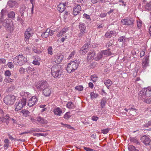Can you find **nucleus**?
Masks as SVG:
<instances>
[{
	"mask_svg": "<svg viewBox=\"0 0 151 151\" xmlns=\"http://www.w3.org/2000/svg\"><path fill=\"white\" fill-rule=\"evenodd\" d=\"M27 61V58L24 56L22 54L17 56L13 59V63L17 66H22Z\"/></svg>",
	"mask_w": 151,
	"mask_h": 151,
	"instance_id": "f257e3e1",
	"label": "nucleus"
},
{
	"mask_svg": "<svg viewBox=\"0 0 151 151\" xmlns=\"http://www.w3.org/2000/svg\"><path fill=\"white\" fill-rule=\"evenodd\" d=\"M80 63L79 60L71 61L68 64L66 70L69 73L74 72L77 68Z\"/></svg>",
	"mask_w": 151,
	"mask_h": 151,
	"instance_id": "f03ea898",
	"label": "nucleus"
},
{
	"mask_svg": "<svg viewBox=\"0 0 151 151\" xmlns=\"http://www.w3.org/2000/svg\"><path fill=\"white\" fill-rule=\"evenodd\" d=\"M139 98L145 99V97H151V87L145 88L138 94Z\"/></svg>",
	"mask_w": 151,
	"mask_h": 151,
	"instance_id": "7ed1b4c3",
	"label": "nucleus"
},
{
	"mask_svg": "<svg viewBox=\"0 0 151 151\" xmlns=\"http://www.w3.org/2000/svg\"><path fill=\"white\" fill-rule=\"evenodd\" d=\"M51 72L52 76L55 78H59L62 74L58 65H53L51 68Z\"/></svg>",
	"mask_w": 151,
	"mask_h": 151,
	"instance_id": "20e7f679",
	"label": "nucleus"
},
{
	"mask_svg": "<svg viewBox=\"0 0 151 151\" xmlns=\"http://www.w3.org/2000/svg\"><path fill=\"white\" fill-rule=\"evenodd\" d=\"M15 101V97L13 95H7L4 99V102L7 105H11L13 104Z\"/></svg>",
	"mask_w": 151,
	"mask_h": 151,
	"instance_id": "39448f33",
	"label": "nucleus"
},
{
	"mask_svg": "<svg viewBox=\"0 0 151 151\" xmlns=\"http://www.w3.org/2000/svg\"><path fill=\"white\" fill-rule=\"evenodd\" d=\"M86 43L79 50V52L81 55H85L88 51V47L90 43V39H87L85 42Z\"/></svg>",
	"mask_w": 151,
	"mask_h": 151,
	"instance_id": "423d86ee",
	"label": "nucleus"
},
{
	"mask_svg": "<svg viewBox=\"0 0 151 151\" xmlns=\"http://www.w3.org/2000/svg\"><path fill=\"white\" fill-rule=\"evenodd\" d=\"M121 22L123 25L133 27L134 20L132 18L130 17H127L124 19H122Z\"/></svg>",
	"mask_w": 151,
	"mask_h": 151,
	"instance_id": "0eeeda50",
	"label": "nucleus"
},
{
	"mask_svg": "<svg viewBox=\"0 0 151 151\" xmlns=\"http://www.w3.org/2000/svg\"><path fill=\"white\" fill-rule=\"evenodd\" d=\"M0 22L2 24L3 26L5 27L8 30L11 29L12 24L11 20L9 19L4 20L1 18L0 20Z\"/></svg>",
	"mask_w": 151,
	"mask_h": 151,
	"instance_id": "6e6552de",
	"label": "nucleus"
},
{
	"mask_svg": "<svg viewBox=\"0 0 151 151\" xmlns=\"http://www.w3.org/2000/svg\"><path fill=\"white\" fill-rule=\"evenodd\" d=\"M63 56L60 53H57L53 55L52 60V62L57 64L60 63L63 60Z\"/></svg>",
	"mask_w": 151,
	"mask_h": 151,
	"instance_id": "1a4fd4ad",
	"label": "nucleus"
},
{
	"mask_svg": "<svg viewBox=\"0 0 151 151\" xmlns=\"http://www.w3.org/2000/svg\"><path fill=\"white\" fill-rule=\"evenodd\" d=\"M149 56L146 55L145 56V59H143L142 63V69L141 70V72H144L147 67L149 66Z\"/></svg>",
	"mask_w": 151,
	"mask_h": 151,
	"instance_id": "9d476101",
	"label": "nucleus"
},
{
	"mask_svg": "<svg viewBox=\"0 0 151 151\" xmlns=\"http://www.w3.org/2000/svg\"><path fill=\"white\" fill-rule=\"evenodd\" d=\"M26 104V101L25 100H21V101L17 102L16 103V108L15 110L17 111L21 110L25 106Z\"/></svg>",
	"mask_w": 151,
	"mask_h": 151,
	"instance_id": "9b49d317",
	"label": "nucleus"
},
{
	"mask_svg": "<svg viewBox=\"0 0 151 151\" xmlns=\"http://www.w3.org/2000/svg\"><path fill=\"white\" fill-rule=\"evenodd\" d=\"M49 85L46 81H41L37 86V88L38 90H42L49 86Z\"/></svg>",
	"mask_w": 151,
	"mask_h": 151,
	"instance_id": "f8f14e48",
	"label": "nucleus"
},
{
	"mask_svg": "<svg viewBox=\"0 0 151 151\" xmlns=\"http://www.w3.org/2000/svg\"><path fill=\"white\" fill-rule=\"evenodd\" d=\"M140 139L142 142L146 145H149L150 144L151 139L148 135H144L142 136L141 137Z\"/></svg>",
	"mask_w": 151,
	"mask_h": 151,
	"instance_id": "ddd939ff",
	"label": "nucleus"
},
{
	"mask_svg": "<svg viewBox=\"0 0 151 151\" xmlns=\"http://www.w3.org/2000/svg\"><path fill=\"white\" fill-rule=\"evenodd\" d=\"M37 101L36 96H33L28 101V105L30 107L32 106L37 104Z\"/></svg>",
	"mask_w": 151,
	"mask_h": 151,
	"instance_id": "4468645a",
	"label": "nucleus"
},
{
	"mask_svg": "<svg viewBox=\"0 0 151 151\" xmlns=\"http://www.w3.org/2000/svg\"><path fill=\"white\" fill-rule=\"evenodd\" d=\"M68 2H65L64 3H60L58 5L57 9L60 12H62L65 9V6L68 5Z\"/></svg>",
	"mask_w": 151,
	"mask_h": 151,
	"instance_id": "2eb2a0df",
	"label": "nucleus"
},
{
	"mask_svg": "<svg viewBox=\"0 0 151 151\" xmlns=\"http://www.w3.org/2000/svg\"><path fill=\"white\" fill-rule=\"evenodd\" d=\"M81 10V7L79 4H75L73 9V14L74 15H76L80 13Z\"/></svg>",
	"mask_w": 151,
	"mask_h": 151,
	"instance_id": "dca6fc26",
	"label": "nucleus"
},
{
	"mask_svg": "<svg viewBox=\"0 0 151 151\" xmlns=\"http://www.w3.org/2000/svg\"><path fill=\"white\" fill-rule=\"evenodd\" d=\"M52 93L51 88L50 86L43 90V93L46 97L50 96Z\"/></svg>",
	"mask_w": 151,
	"mask_h": 151,
	"instance_id": "f3484780",
	"label": "nucleus"
},
{
	"mask_svg": "<svg viewBox=\"0 0 151 151\" xmlns=\"http://www.w3.org/2000/svg\"><path fill=\"white\" fill-rule=\"evenodd\" d=\"M33 33V31L31 28H29L27 29L24 33L25 38L27 39V40L32 36Z\"/></svg>",
	"mask_w": 151,
	"mask_h": 151,
	"instance_id": "a211bd4d",
	"label": "nucleus"
},
{
	"mask_svg": "<svg viewBox=\"0 0 151 151\" xmlns=\"http://www.w3.org/2000/svg\"><path fill=\"white\" fill-rule=\"evenodd\" d=\"M20 95L22 97L23 99L22 100H25L26 101L27 98H29L31 96V94L29 93L23 91H21L20 93Z\"/></svg>",
	"mask_w": 151,
	"mask_h": 151,
	"instance_id": "6ab92c4d",
	"label": "nucleus"
},
{
	"mask_svg": "<svg viewBox=\"0 0 151 151\" xmlns=\"http://www.w3.org/2000/svg\"><path fill=\"white\" fill-rule=\"evenodd\" d=\"M18 4L15 0H10L8 1L7 6L9 8H12L14 6H16Z\"/></svg>",
	"mask_w": 151,
	"mask_h": 151,
	"instance_id": "aec40b11",
	"label": "nucleus"
},
{
	"mask_svg": "<svg viewBox=\"0 0 151 151\" xmlns=\"http://www.w3.org/2000/svg\"><path fill=\"white\" fill-rule=\"evenodd\" d=\"M53 111L55 115L59 116H60L62 114V110L58 107L54 109Z\"/></svg>",
	"mask_w": 151,
	"mask_h": 151,
	"instance_id": "412c9836",
	"label": "nucleus"
},
{
	"mask_svg": "<svg viewBox=\"0 0 151 151\" xmlns=\"http://www.w3.org/2000/svg\"><path fill=\"white\" fill-rule=\"evenodd\" d=\"M3 117H2L3 119V122L6 123V124L8 125L9 122V121L10 120L11 118L8 114L3 115Z\"/></svg>",
	"mask_w": 151,
	"mask_h": 151,
	"instance_id": "4be33fe9",
	"label": "nucleus"
},
{
	"mask_svg": "<svg viewBox=\"0 0 151 151\" xmlns=\"http://www.w3.org/2000/svg\"><path fill=\"white\" fill-rule=\"evenodd\" d=\"M95 54V52L93 51H90L88 52L87 58V60L88 62L93 59Z\"/></svg>",
	"mask_w": 151,
	"mask_h": 151,
	"instance_id": "5701e85b",
	"label": "nucleus"
},
{
	"mask_svg": "<svg viewBox=\"0 0 151 151\" xmlns=\"http://www.w3.org/2000/svg\"><path fill=\"white\" fill-rule=\"evenodd\" d=\"M79 28L81 32H85L86 26L84 23L82 22L80 23L79 25Z\"/></svg>",
	"mask_w": 151,
	"mask_h": 151,
	"instance_id": "b1692460",
	"label": "nucleus"
},
{
	"mask_svg": "<svg viewBox=\"0 0 151 151\" xmlns=\"http://www.w3.org/2000/svg\"><path fill=\"white\" fill-rule=\"evenodd\" d=\"M50 31V29H47L45 32H43V33L41 35L42 37L43 38H47L50 35L49 32Z\"/></svg>",
	"mask_w": 151,
	"mask_h": 151,
	"instance_id": "393cba45",
	"label": "nucleus"
},
{
	"mask_svg": "<svg viewBox=\"0 0 151 151\" xmlns=\"http://www.w3.org/2000/svg\"><path fill=\"white\" fill-rule=\"evenodd\" d=\"M21 113H22V115L25 117H27L29 115L30 112L27 109H23L20 111Z\"/></svg>",
	"mask_w": 151,
	"mask_h": 151,
	"instance_id": "a878e982",
	"label": "nucleus"
},
{
	"mask_svg": "<svg viewBox=\"0 0 151 151\" xmlns=\"http://www.w3.org/2000/svg\"><path fill=\"white\" fill-rule=\"evenodd\" d=\"M129 140L131 142L135 143L138 145H140V142H139L137 138L136 137H130Z\"/></svg>",
	"mask_w": 151,
	"mask_h": 151,
	"instance_id": "bb28decb",
	"label": "nucleus"
},
{
	"mask_svg": "<svg viewBox=\"0 0 151 151\" xmlns=\"http://www.w3.org/2000/svg\"><path fill=\"white\" fill-rule=\"evenodd\" d=\"M37 121L39 122L42 124H47L48 122L47 120L40 116L37 117Z\"/></svg>",
	"mask_w": 151,
	"mask_h": 151,
	"instance_id": "cd10ccee",
	"label": "nucleus"
},
{
	"mask_svg": "<svg viewBox=\"0 0 151 151\" xmlns=\"http://www.w3.org/2000/svg\"><path fill=\"white\" fill-rule=\"evenodd\" d=\"M68 29V28H64L61 31L59 32L57 34V36L59 37L62 36L63 34H65Z\"/></svg>",
	"mask_w": 151,
	"mask_h": 151,
	"instance_id": "c85d7f7f",
	"label": "nucleus"
},
{
	"mask_svg": "<svg viewBox=\"0 0 151 151\" xmlns=\"http://www.w3.org/2000/svg\"><path fill=\"white\" fill-rule=\"evenodd\" d=\"M129 113L130 114L133 116L136 115L137 111L136 109L132 107L129 109Z\"/></svg>",
	"mask_w": 151,
	"mask_h": 151,
	"instance_id": "c756f323",
	"label": "nucleus"
},
{
	"mask_svg": "<svg viewBox=\"0 0 151 151\" xmlns=\"http://www.w3.org/2000/svg\"><path fill=\"white\" fill-rule=\"evenodd\" d=\"M145 99H143V98H139L143 101L144 102L147 103H151V97H145Z\"/></svg>",
	"mask_w": 151,
	"mask_h": 151,
	"instance_id": "7c9ffc66",
	"label": "nucleus"
},
{
	"mask_svg": "<svg viewBox=\"0 0 151 151\" xmlns=\"http://www.w3.org/2000/svg\"><path fill=\"white\" fill-rule=\"evenodd\" d=\"M104 83L106 87L108 88L112 84V82L110 80L108 79L105 81Z\"/></svg>",
	"mask_w": 151,
	"mask_h": 151,
	"instance_id": "2f4dec72",
	"label": "nucleus"
},
{
	"mask_svg": "<svg viewBox=\"0 0 151 151\" xmlns=\"http://www.w3.org/2000/svg\"><path fill=\"white\" fill-rule=\"evenodd\" d=\"M66 106L67 108L71 109H74L75 107L74 104L72 102H68L66 105Z\"/></svg>",
	"mask_w": 151,
	"mask_h": 151,
	"instance_id": "473e14b6",
	"label": "nucleus"
},
{
	"mask_svg": "<svg viewBox=\"0 0 151 151\" xmlns=\"http://www.w3.org/2000/svg\"><path fill=\"white\" fill-rule=\"evenodd\" d=\"M8 17L9 18L13 19L15 17V14L14 12L11 11L8 13Z\"/></svg>",
	"mask_w": 151,
	"mask_h": 151,
	"instance_id": "72a5a7b5",
	"label": "nucleus"
},
{
	"mask_svg": "<svg viewBox=\"0 0 151 151\" xmlns=\"http://www.w3.org/2000/svg\"><path fill=\"white\" fill-rule=\"evenodd\" d=\"M4 81L6 83H10L11 84L13 81V80L11 79L9 77H8L7 78H6L4 79Z\"/></svg>",
	"mask_w": 151,
	"mask_h": 151,
	"instance_id": "f704fd0d",
	"label": "nucleus"
},
{
	"mask_svg": "<svg viewBox=\"0 0 151 151\" xmlns=\"http://www.w3.org/2000/svg\"><path fill=\"white\" fill-rule=\"evenodd\" d=\"M26 7L25 5H23L21 7L20 9V12L21 14V15L22 16L23 15L24 13L26 11L25 10Z\"/></svg>",
	"mask_w": 151,
	"mask_h": 151,
	"instance_id": "c9c22d12",
	"label": "nucleus"
},
{
	"mask_svg": "<svg viewBox=\"0 0 151 151\" xmlns=\"http://www.w3.org/2000/svg\"><path fill=\"white\" fill-rule=\"evenodd\" d=\"M91 80L93 82H95L98 80V77L95 75H92L91 77Z\"/></svg>",
	"mask_w": 151,
	"mask_h": 151,
	"instance_id": "e433bc0d",
	"label": "nucleus"
},
{
	"mask_svg": "<svg viewBox=\"0 0 151 151\" xmlns=\"http://www.w3.org/2000/svg\"><path fill=\"white\" fill-rule=\"evenodd\" d=\"M90 95L91 99L96 98L98 96V94L97 93H94V92L91 93Z\"/></svg>",
	"mask_w": 151,
	"mask_h": 151,
	"instance_id": "4c0bfd02",
	"label": "nucleus"
},
{
	"mask_svg": "<svg viewBox=\"0 0 151 151\" xmlns=\"http://www.w3.org/2000/svg\"><path fill=\"white\" fill-rule=\"evenodd\" d=\"M47 52L50 55H52L53 54L52 48V46H50L48 47L47 49Z\"/></svg>",
	"mask_w": 151,
	"mask_h": 151,
	"instance_id": "58836bf2",
	"label": "nucleus"
},
{
	"mask_svg": "<svg viewBox=\"0 0 151 151\" xmlns=\"http://www.w3.org/2000/svg\"><path fill=\"white\" fill-rule=\"evenodd\" d=\"M145 9L148 10H150L151 9V3H147L145 6Z\"/></svg>",
	"mask_w": 151,
	"mask_h": 151,
	"instance_id": "ea45409f",
	"label": "nucleus"
},
{
	"mask_svg": "<svg viewBox=\"0 0 151 151\" xmlns=\"http://www.w3.org/2000/svg\"><path fill=\"white\" fill-rule=\"evenodd\" d=\"M70 112H67L65 114L64 118L66 119H68L70 117Z\"/></svg>",
	"mask_w": 151,
	"mask_h": 151,
	"instance_id": "a19ab883",
	"label": "nucleus"
},
{
	"mask_svg": "<svg viewBox=\"0 0 151 151\" xmlns=\"http://www.w3.org/2000/svg\"><path fill=\"white\" fill-rule=\"evenodd\" d=\"M75 88L79 91H81L83 89V87L82 86H76L75 87Z\"/></svg>",
	"mask_w": 151,
	"mask_h": 151,
	"instance_id": "79ce46f5",
	"label": "nucleus"
},
{
	"mask_svg": "<svg viewBox=\"0 0 151 151\" xmlns=\"http://www.w3.org/2000/svg\"><path fill=\"white\" fill-rule=\"evenodd\" d=\"M61 124L62 125L65 126V127H67L68 129H74V128L73 127H71L70 125L66 124H64L62 123H61Z\"/></svg>",
	"mask_w": 151,
	"mask_h": 151,
	"instance_id": "37998d69",
	"label": "nucleus"
},
{
	"mask_svg": "<svg viewBox=\"0 0 151 151\" xmlns=\"http://www.w3.org/2000/svg\"><path fill=\"white\" fill-rule=\"evenodd\" d=\"M4 75L5 76L9 77L11 76V73L9 70H6L4 73Z\"/></svg>",
	"mask_w": 151,
	"mask_h": 151,
	"instance_id": "c03bdc74",
	"label": "nucleus"
},
{
	"mask_svg": "<svg viewBox=\"0 0 151 151\" xmlns=\"http://www.w3.org/2000/svg\"><path fill=\"white\" fill-rule=\"evenodd\" d=\"M106 101L102 100H101V107L102 108H104V106H105V104L106 103Z\"/></svg>",
	"mask_w": 151,
	"mask_h": 151,
	"instance_id": "a18cd8bd",
	"label": "nucleus"
},
{
	"mask_svg": "<svg viewBox=\"0 0 151 151\" xmlns=\"http://www.w3.org/2000/svg\"><path fill=\"white\" fill-rule=\"evenodd\" d=\"M109 130V129L107 128L103 129L101 130V132L104 134H106L107 133Z\"/></svg>",
	"mask_w": 151,
	"mask_h": 151,
	"instance_id": "49530a36",
	"label": "nucleus"
},
{
	"mask_svg": "<svg viewBox=\"0 0 151 151\" xmlns=\"http://www.w3.org/2000/svg\"><path fill=\"white\" fill-rule=\"evenodd\" d=\"M135 148V147L132 145H130L128 147V149L130 151H134Z\"/></svg>",
	"mask_w": 151,
	"mask_h": 151,
	"instance_id": "de8ad7c7",
	"label": "nucleus"
},
{
	"mask_svg": "<svg viewBox=\"0 0 151 151\" xmlns=\"http://www.w3.org/2000/svg\"><path fill=\"white\" fill-rule=\"evenodd\" d=\"M76 53L75 51H73L72 52L71 54L69 55V57H68V59H70L71 58H72L75 55Z\"/></svg>",
	"mask_w": 151,
	"mask_h": 151,
	"instance_id": "09e8293b",
	"label": "nucleus"
},
{
	"mask_svg": "<svg viewBox=\"0 0 151 151\" xmlns=\"http://www.w3.org/2000/svg\"><path fill=\"white\" fill-rule=\"evenodd\" d=\"M32 63L35 65H39L40 64V62L36 59H35V60L33 61Z\"/></svg>",
	"mask_w": 151,
	"mask_h": 151,
	"instance_id": "8fccbe9b",
	"label": "nucleus"
},
{
	"mask_svg": "<svg viewBox=\"0 0 151 151\" xmlns=\"http://www.w3.org/2000/svg\"><path fill=\"white\" fill-rule=\"evenodd\" d=\"M103 57V54H102L101 52L100 53H99L97 55V60H99L101 59Z\"/></svg>",
	"mask_w": 151,
	"mask_h": 151,
	"instance_id": "3c124183",
	"label": "nucleus"
},
{
	"mask_svg": "<svg viewBox=\"0 0 151 151\" xmlns=\"http://www.w3.org/2000/svg\"><path fill=\"white\" fill-rule=\"evenodd\" d=\"M7 65L8 67L10 68H12L14 67V64L11 62H9L7 63Z\"/></svg>",
	"mask_w": 151,
	"mask_h": 151,
	"instance_id": "603ef678",
	"label": "nucleus"
},
{
	"mask_svg": "<svg viewBox=\"0 0 151 151\" xmlns=\"http://www.w3.org/2000/svg\"><path fill=\"white\" fill-rule=\"evenodd\" d=\"M137 26L139 28H140L142 24V22L139 20L137 22Z\"/></svg>",
	"mask_w": 151,
	"mask_h": 151,
	"instance_id": "864d4df0",
	"label": "nucleus"
},
{
	"mask_svg": "<svg viewBox=\"0 0 151 151\" xmlns=\"http://www.w3.org/2000/svg\"><path fill=\"white\" fill-rule=\"evenodd\" d=\"M33 51L34 52L38 54H40L41 52V51L37 48L34 49L33 50Z\"/></svg>",
	"mask_w": 151,
	"mask_h": 151,
	"instance_id": "5fc2aeb1",
	"label": "nucleus"
},
{
	"mask_svg": "<svg viewBox=\"0 0 151 151\" xmlns=\"http://www.w3.org/2000/svg\"><path fill=\"white\" fill-rule=\"evenodd\" d=\"M19 72L21 73H23L25 72V69L22 67H21L19 70Z\"/></svg>",
	"mask_w": 151,
	"mask_h": 151,
	"instance_id": "6e6d98bb",
	"label": "nucleus"
},
{
	"mask_svg": "<svg viewBox=\"0 0 151 151\" xmlns=\"http://www.w3.org/2000/svg\"><path fill=\"white\" fill-rule=\"evenodd\" d=\"M99 119V117L94 116H93L91 118L92 120L96 121H97Z\"/></svg>",
	"mask_w": 151,
	"mask_h": 151,
	"instance_id": "4d7b16f0",
	"label": "nucleus"
},
{
	"mask_svg": "<svg viewBox=\"0 0 151 151\" xmlns=\"http://www.w3.org/2000/svg\"><path fill=\"white\" fill-rule=\"evenodd\" d=\"M125 38V37L124 36H121L119 38L118 41L120 42H122L124 39Z\"/></svg>",
	"mask_w": 151,
	"mask_h": 151,
	"instance_id": "13d9d810",
	"label": "nucleus"
},
{
	"mask_svg": "<svg viewBox=\"0 0 151 151\" xmlns=\"http://www.w3.org/2000/svg\"><path fill=\"white\" fill-rule=\"evenodd\" d=\"M150 126H151V120L148 122L147 123L144 125V126L146 127H148Z\"/></svg>",
	"mask_w": 151,
	"mask_h": 151,
	"instance_id": "bf43d9fd",
	"label": "nucleus"
},
{
	"mask_svg": "<svg viewBox=\"0 0 151 151\" xmlns=\"http://www.w3.org/2000/svg\"><path fill=\"white\" fill-rule=\"evenodd\" d=\"M33 69V68H32L31 67H29L28 68V69L27 70V71L28 73H29L31 72H32Z\"/></svg>",
	"mask_w": 151,
	"mask_h": 151,
	"instance_id": "052dcab7",
	"label": "nucleus"
},
{
	"mask_svg": "<svg viewBox=\"0 0 151 151\" xmlns=\"http://www.w3.org/2000/svg\"><path fill=\"white\" fill-rule=\"evenodd\" d=\"M105 36L108 38H110L112 37L111 34L109 33V32H106L105 34Z\"/></svg>",
	"mask_w": 151,
	"mask_h": 151,
	"instance_id": "680f3d73",
	"label": "nucleus"
},
{
	"mask_svg": "<svg viewBox=\"0 0 151 151\" xmlns=\"http://www.w3.org/2000/svg\"><path fill=\"white\" fill-rule=\"evenodd\" d=\"M103 55H107L108 54V51L107 50H105L101 52Z\"/></svg>",
	"mask_w": 151,
	"mask_h": 151,
	"instance_id": "e2e57ef3",
	"label": "nucleus"
},
{
	"mask_svg": "<svg viewBox=\"0 0 151 151\" xmlns=\"http://www.w3.org/2000/svg\"><path fill=\"white\" fill-rule=\"evenodd\" d=\"M85 32H81L78 34V37L79 38H81L82 37L83 34Z\"/></svg>",
	"mask_w": 151,
	"mask_h": 151,
	"instance_id": "0e129e2a",
	"label": "nucleus"
},
{
	"mask_svg": "<svg viewBox=\"0 0 151 151\" xmlns=\"http://www.w3.org/2000/svg\"><path fill=\"white\" fill-rule=\"evenodd\" d=\"M109 33L111 34V35L112 36V35L116 36V33L114 31H110L109 32Z\"/></svg>",
	"mask_w": 151,
	"mask_h": 151,
	"instance_id": "69168bd1",
	"label": "nucleus"
},
{
	"mask_svg": "<svg viewBox=\"0 0 151 151\" xmlns=\"http://www.w3.org/2000/svg\"><path fill=\"white\" fill-rule=\"evenodd\" d=\"M84 149L86 151H93V150L92 149L90 148L89 147H84Z\"/></svg>",
	"mask_w": 151,
	"mask_h": 151,
	"instance_id": "338daca9",
	"label": "nucleus"
},
{
	"mask_svg": "<svg viewBox=\"0 0 151 151\" xmlns=\"http://www.w3.org/2000/svg\"><path fill=\"white\" fill-rule=\"evenodd\" d=\"M6 62V60L4 58L0 59V64L1 63H4Z\"/></svg>",
	"mask_w": 151,
	"mask_h": 151,
	"instance_id": "774afa93",
	"label": "nucleus"
}]
</instances>
